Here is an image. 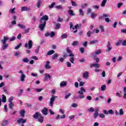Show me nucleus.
Segmentation results:
<instances>
[{
	"label": "nucleus",
	"mask_w": 126,
	"mask_h": 126,
	"mask_svg": "<svg viewBox=\"0 0 126 126\" xmlns=\"http://www.w3.org/2000/svg\"><path fill=\"white\" fill-rule=\"evenodd\" d=\"M49 20V17L48 15H45L43 16L39 21L40 23L39 25V28L41 31L44 30V28L46 27V23Z\"/></svg>",
	"instance_id": "obj_1"
},
{
	"label": "nucleus",
	"mask_w": 126,
	"mask_h": 126,
	"mask_svg": "<svg viewBox=\"0 0 126 126\" xmlns=\"http://www.w3.org/2000/svg\"><path fill=\"white\" fill-rule=\"evenodd\" d=\"M34 119H38V122L39 123H43V120H44V117L41 115V114L39 112H36L33 116Z\"/></svg>",
	"instance_id": "obj_2"
},
{
	"label": "nucleus",
	"mask_w": 126,
	"mask_h": 126,
	"mask_svg": "<svg viewBox=\"0 0 126 126\" xmlns=\"http://www.w3.org/2000/svg\"><path fill=\"white\" fill-rule=\"evenodd\" d=\"M56 98H58V96L52 95L49 101V105L51 106V107H53V106H54V103L55 102V100H56Z\"/></svg>",
	"instance_id": "obj_3"
},
{
	"label": "nucleus",
	"mask_w": 126,
	"mask_h": 126,
	"mask_svg": "<svg viewBox=\"0 0 126 126\" xmlns=\"http://www.w3.org/2000/svg\"><path fill=\"white\" fill-rule=\"evenodd\" d=\"M32 47H33V41L32 40H29L28 43L25 44V47L28 48V49H32Z\"/></svg>",
	"instance_id": "obj_4"
},
{
	"label": "nucleus",
	"mask_w": 126,
	"mask_h": 126,
	"mask_svg": "<svg viewBox=\"0 0 126 126\" xmlns=\"http://www.w3.org/2000/svg\"><path fill=\"white\" fill-rule=\"evenodd\" d=\"M19 73H21V75L20 76V80L22 82H24L25 81V78H26V75L23 73L22 70H20L19 71Z\"/></svg>",
	"instance_id": "obj_5"
},
{
	"label": "nucleus",
	"mask_w": 126,
	"mask_h": 126,
	"mask_svg": "<svg viewBox=\"0 0 126 126\" xmlns=\"http://www.w3.org/2000/svg\"><path fill=\"white\" fill-rule=\"evenodd\" d=\"M103 113L105 115H109V114H110V115H113V114H114V111H113V110L112 109L108 110V111H107V110L106 109H104L103 110Z\"/></svg>",
	"instance_id": "obj_6"
},
{
	"label": "nucleus",
	"mask_w": 126,
	"mask_h": 126,
	"mask_svg": "<svg viewBox=\"0 0 126 126\" xmlns=\"http://www.w3.org/2000/svg\"><path fill=\"white\" fill-rule=\"evenodd\" d=\"M49 79L50 80V79H52V76H51V75L45 73L44 74V81H48Z\"/></svg>",
	"instance_id": "obj_7"
},
{
	"label": "nucleus",
	"mask_w": 126,
	"mask_h": 126,
	"mask_svg": "<svg viewBox=\"0 0 126 126\" xmlns=\"http://www.w3.org/2000/svg\"><path fill=\"white\" fill-rule=\"evenodd\" d=\"M82 77L85 79H88L89 78V72L85 71L83 73Z\"/></svg>",
	"instance_id": "obj_8"
},
{
	"label": "nucleus",
	"mask_w": 126,
	"mask_h": 126,
	"mask_svg": "<svg viewBox=\"0 0 126 126\" xmlns=\"http://www.w3.org/2000/svg\"><path fill=\"white\" fill-rule=\"evenodd\" d=\"M68 57H71L69 59V62H70V63H74V61H75V60H74V57H74V54H70L68 55Z\"/></svg>",
	"instance_id": "obj_9"
},
{
	"label": "nucleus",
	"mask_w": 126,
	"mask_h": 126,
	"mask_svg": "<svg viewBox=\"0 0 126 126\" xmlns=\"http://www.w3.org/2000/svg\"><path fill=\"white\" fill-rule=\"evenodd\" d=\"M86 93V91L85 90V89L83 87H81L80 91H78V94H79L80 95H83L84 93Z\"/></svg>",
	"instance_id": "obj_10"
},
{
	"label": "nucleus",
	"mask_w": 126,
	"mask_h": 126,
	"mask_svg": "<svg viewBox=\"0 0 126 126\" xmlns=\"http://www.w3.org/2000/svg\"><path fill=\"white\" fill-rule=\"evenodd\" d=\"M107 52H110V51H112V49H113V47H112V45L111 44V42L108 41L107 44Z\"/></svg>",
	"instance_id": "obj_11"
},
{
	"label": "nucleus",
	"mask_w": 126,
	"mask_h": 126,
	"mask_svg": "<svg viewBox=\"0 0 126 126\" xmlns=\"http://www.w3.org/2000/svg\"><path fill=\"white\" fill-rule=\"evenodd\" d=\"M91 68L92 67H95V68H99L100 67V64L98 63H90V64Z\"/></svg>",
	"instance_id": "obj_12"
},
{
	"label": "nucleus",
	"mask_w": 126,
	"mask_h": 126,
	"mask_svg": "<svg viewBox=\"0 0 126 126\" xmlns=\"http://www.w3.org/2000/svg\"><path fill=\"white\" fill-rule=\"evenodd\" d=\"M45 68L46 69H51V68H52V66L50 65V61H46Z\"/></svg>",
	"instance_id": "obj_13"
},
{
	"label": "nucleus",
	"mask_w": 126,
	"mask_h": 126,
	"mask_svg": "<svg viewBox=\"0 0 126 126\" xmlns=\"http://www.w3.org/2000/svg\"><path fill=\"white\" fill-rule=\"evenodd\" d=\"M49 110L48 109V108L45 107L42 111L41 112L44 116H47L48 115V112Z\"/></svg>",
	"instance_id": "obj_14"
},
{
	"label": "nucleus",
	"mask_w": 126,
	"mask_h": 126,
	"mask_svg": "<svg viewBox=\"0 0 126 126\" xmlns=\"http://www.w3.org/2000/svg\"><path fill=\"white\" fill-rule=\"evenodd\" d=\"M17 122L18 124H21V123L22 124H25V123H26V122H27V120L26 119L20 118V119L18 120Z\"/></svg>",
	"instance_id": "obj_15"
},
{
	"label": "nucleus",
	"mask_w": 126,
	"mask_h": 126,
	"mask_svg": "<svg viewBox=\"0 0 126 126\" xmlns=\"http://www.w3.org/2000/svg\"><path fill=\"white\" fill-rule=\"evenodd\" d=\"M7 40H8V37L4 36L3 39L1 40V43H2V44H6Z\"/></svg>",
	"instance_id": "obj_16"
},
{
	"label": "nucleus",
	"mask_w": 126,
	"mask_h": 126,
	"mask_svg": "<svg viewBox=\"0 0 126 126\" xmlns=\"http://www.w3.org/2000/svg\"><path fill=\"white\" fill-rule=\"evenodd\" d=\"M41 4H42V0H38L37 2L36 3V6L37 8H41Z\"/></svg>",
	"instance_id": "obj_17"
},
{
	"label": "nucleus",
	"mask_w": 126,
	"mask_h": 126,
	"mask_svg": "<svg viewBox=\"0 0 126 126\" xmlns=\"http://www.w3.org/2000/svg\"><path fill=\"white\" fill-rule=\"evenodd\" d=\"M3 46L1 47L2 50H6L8 47V43H2Z\"/></svg>",
	"instance_id": "obj_18"
},
{
	"label": "nucleus",
	"mask_w": 126,
	"mask_h": 126,
	"mask_svg": "<svg viewBox=\"0 0 126 126\" xmlns=\"http://www.w3.org/2000/svg\"><path fill=\"white\" fill-rule=\"evenodd\" d=\"M67 85V83L63 81L60 83V87H64V86H66Z\"/></svg>",
	"instance_id": "obj_19"
},
{
	"label": "nucleus",
	"mask_w": 126,
	"mask_h": 126,
	"mask_svg": "<svg viewBox=\"0 0 126 126\" xmlns=\"http://www.w3.org/2000/svg\"><path fill=\"white\" fill-rule=\"evenodd\" d=\"M30 8L27 6H23L21 7V11H28Z\"/></svg>",
	"instance_id": "obj_20"
},
{
	"label": "nucleus",
	"mask_w": 126,
	"mask_h": 126,
	"mask_svg": "<svg viewBox=\"0 0 126 126\" xmlns=\"http://www.w3.org/2000/svg\"><path fill=\"white\" fill-rule=\"evenodd\" d=\"M68 13L70 16H75V14L73 13V11L71 9L68 10Z\"/></svg>",
	"instance_id": "obj_21"
},
{
	"label": "nucleus",
	"mask_w": 126,
	"mask_h": 126,
	"mask_svg": "<svg viewBox=\"0 0 126 126\" xmlns=\"http://www.w3.org/2000/svg\"><path fill=\"white\" fill-rule=\"evenodd\" d=\"M18 26L19 27V28H21V29H25V28H26V26L25 25L21 24H18Z\"/></svg>",
	"instance_id": "obj_22"
},
{
	"label": "nucleus",
	"mask_w": 126,
	"mask_h": 126,
	"mask_svg": "<svg viewBox=\"0 0 126 126\" xmlns=\"http://www.w3.org/2000/svg\"><path fill=\"white\" fill-rule=\"evenodd\" d=\"M20 115L23 118L25 116V110H22L20 112Z\"/></svg>",
	"instance_id": "obj_23"
},
{
	"label": "nucleus",
	"mask_w": 126,
	"mask_h": 126,
	"mask_svg": "<svg viewBox=\"0 0 126 126\" xmlns=\"http://www.w3.org/2000/svg\"><path fill=\"white\" fill-rule=\"evenodd\" d=\"M2 102H3V103L6 102V96H5L4 94L2 95Z\"/></svg>",
	"instance_id": "obj_24"
},
{
	"label": "nucleus",
	"mask_w": 126,
	"mask_h": 126,
	"mask_svg": "<svg viewBox=\"0 0 126 126\" xmlns=\"http://www.w3.org/2000/svg\"><path fill=\"white\" fill-rule=\"evenodd\" d=\"M7 125H8V121H7V120H5L4 121H3L2 122V124H1L2 126H7Z\"/></svg>",
	"instance_id": "obj_25"
},
{
	"label": "nucleus",
	"mask_w": 126,
	"mask_h": 126,
	"mask_svg": "<svg viewBox=\"0 0 126 126\" xmlns=\"http://www.w3.org/2000/svg\"><path fill=\"white\" fill-rule=\"evenodd\" d=\"M79 15H81V16H84V12L83 11V10L82 9H80L79 10Z\"/></svg>",
	"instance_id": "obj_26"
},
{
	"label": "nucleus",
	"mask_w": 126,
	"mask_h": 126,
	"mask_svg": "<svg viewBox=\"0 0 126 126\" xmlns=\"http://www.w3.org/2000/svg\"><path fill=\"white\" fill-rule=\"evenodd\" d=\"M8 106H9V109H11V110H12V109H13V107H14V104L12 102H9Z\"/></svg>",
	"instance_id": "obj_27"
},
{
	"label": "nucleus",
	"mask_w": 126,
	"mask_h": 126,
	"mask_svg": "<svg viewBox=\"0 0 126 126\" xmlns=\"http://www.w3.org/2000/svg\"><path fill=\"white\" fill-rule=\"evenodd\" d=\"M56 5V2H53L51 3V5H49V8H50V9H52V8H53L54 7V6H55Z\"/></svg>",
	"instance_id": "obj_28"
},
{
	"label": "nucleus",
	"mask_w": 126,
	"mask_h": 126,
	"mask_svg": "<svg viewBox=\"0 0 126 126\" xmlns=\"http://www.w3.org/2000/svg\"><path fill=\"white\" fill-rule=\"evenodd\" d=\"M79 44V42H78V41H74L72 43V45L73 46H78Z\"/></svg>",
	"instance_id": "obj_29"
},
{
	"label": "nucleus",
	"mask_w": 126,
	"mask_h": 126,
	"mask_svg": "<svg viewBox=\"0 0 126 126\" xmlns=\"http://www.w3.org/2000/svg\"><path fill=\"white\" fill-rule=\"evenodd\" d=\"M55 50H50L47 52V56H51V55H53V54H54Z\"/></svg>",
	"instance_id": "obj_30"
},
{
	"label": "nucleus",
	"mask_w": 126,
	"mask_h": 126,
	"mask_svg": "<svg viewBox=\"0 0 126 126\" xmlns=\"http://www.w3.org/2000/svg\"><path fill=\"white\" fill-rule=\"evenodd\" d=\"M106 2H107V0H103L101 3V7H104V6H105V4H106Z\"/></svg>",
	"instance_id": "obj_31"
},
{
	"label": "nucleus",
	"mask_w": 126,
	"mask_h": 126,
	"mask_svg": "<svg viewBox=\"0 0 126 126\" xmlns=\"http://www.w3.org/2000/svg\"><path fill=\"white\" fill-rule=\"evenodd\" d=\"M96 43H98V40H92L90 42V45H94V44Z\"/></svg>",
	"instance_id": "obj_32"
},
{
	"label": "nucleus",
	"mask_w": 126,
	"mask_h": 126,
	"mask_svg": "<svg viewBox=\"0 0 126 126\" xmlns=\"http://www.w3.org/2000/svg\"><path fill=\"white\" fill-rule=\"evenodd\" d=\"M67 38V34L65 33H63L62 34L61 36V39H66Z\"/></svg>",
	"instance_id": "obj_33"
},
{
	"label": "nucleus",
	"mask_w": 126,
	"mask_h": 126,
	"mask_svg": "<svg viewBox=\"0 0 126 126\" xmlns=\"http://www.w3.org/2000/svg\"><path fill=\"white\" fill-rule=\"evenodd\" d=\"M59 57V55L57 54H55L52 56V60H57Z\"/></svg>",
	"instance_id": "obj_34"
},
{
	"label": "nucleus",
	"mask_w": 126,
	"mask_h": 126,
	"mask_svg": "<svg viewBox=\"0 0 126 126\" xmlns=\"http://www.w3.org/2000/svg\"><path fill=\"white\" fill-rule=\"evenodd\" d=\"M98 117L99 118H101V119H104L105 118L106 116L105 115V114H101V113H99L98 114Z\"/></svg>",
	"instance_id": "obj_35"
},
{
	"label": "nucleus",
	"mask_w": 126,
	"mask_h": 126,
	"mask_svg": "<svg viewBox=\"0 0 126 126\" xmlns=\"http://www.w3.org/2000/svg\"><path fill=\"white\" fill-rule=\"evenodd\" d=\"M101 53H102V50H98L94 52V54L95 55H100V54H101Z\"/></svg>",
	"instance_id": "obj_36"
},
{
	"label": "nucleus",
	"mask_w": 126,
	"mask_h": 126,
	"mask_svg": "<svg viewBox=\"0 0 126 126\" xmlns=\"http://www.w3.org/2000/svg\"><path fill=\"white\" fill-rule=\"evenodd\" d=\"M85 96L83 94H81L77 97V99H84Z\"/></svg>",
	"instance_id": "obj_37"
},
{
	"label": "nucleus",
	"mask_w": 126,
	"mask_h": 126,
	"mask_svg": "<svg viewBox=\"0 0 126 126\" xmlns=\"http://www.w3.org/2000/svg\"><path fill=\"white\" fill-rule=\"evenodd\" d=\"M61 28V24L58 23L56 24L55 29H60Z\"/></svg>",
	"instance_id": "obj_38"
},
{
	"label": "nucleus",
	"mask_w": 126,
	"mask_h": 126,
	"mask_svg": "<svg viewBox=\"0 0 126 126\" xmlns=\"http://www.w3.org/2000/svg\"><path fill=\"white\" fill-rule=\"evenodd\" d=\"M124 110H123V109H120L119 110V115L124 116Z\"/></svg>",
	"instance_id": "obj_39"
},
{
	"label": "nucleus",
	"mask_w": 126,
	"mask_h": 126,
	"mask_svg": "<svg viewBox=\"0 0 126 126\" xmlns=\"http://www.w3.org/2000/svg\"><path fill=\"white\" fill-rule=\"evenodd\" d=\"M100 89L101 91H105V90H106V85H101Z\"/></svg>",
	"instance_id": "obj_40"
},
{
	"label": "nucleus",
	"mask_w": 126,
	"mask_h": 126,
	"mask_svg": "<svg viewBox=\"0 0 126 126\" xmlns=\"http://www.w3.org/2000/svg\"><path fill=\"white\" fill-rule=\"evenodd\" d=\"M15 8H14L13 9H10L9 11V12H11V13H12V14H13L14 13H15Z\"/></svg>",
	"instance_id": "obj_41"
},
{
	"label": "nucleus",
	"mask_w": 126,
	"mask_h": 126,
	"mask_svg": "<svg viewBox=\"0 0 126 126\" xmlns=\"http://www.w3.org/2000/svg\"><path fill=\"white\" fill-rule=\"evenodd\" d=\"M71 3H72V6H77V4L76 3V2H75V1L73 0H71Z\"/></svg>",
	"instance_id": "obj_42"
},
{
	"label": "nucleus",
	"mask_w": 126,
	"mask_h": 126,
	"mask_svg": "<svg viewBox=\"0 0 126 126\" xmlns=\"http://www.w3.org/2000/svg\"><path fill=\"white\" fill-rule=\"evenodd\" d=\"M97 14H95L94 13H92L91 17H92V18L94 19V18H95V17H96V16H97Z\"/></svg>",
	"instance_id": "obj_43"
},
{
	"label": "nucleus",
	"mask_w": 126,
	"mask_h": 126,
	"mask_svg": "<svg viewBox=\"0 0 126 126\" xmlns=\"http://www.w3.org/2000/svg\"><path fill=\"white\" fill-rule=\"evenodd\" d=\"M122 40H118L116 43H115V45L116 46H120V45H121V44H122Z\"/></svg>",
	"instance_id": "obj_44"
},
{
	"label": "nucleus",
	"mask_w": 126,
	"mask_h": 126,
	"mask_svg": "<svg viewBox=\"0 0 126 126\" xmlns=\"http://www.w3.org/2000/svg\"><path fill=\"white\" fill-rule=\"evenodd\" d=\"M63 18H61L60 17H58V18L57 19V22H63Z\"/></svg>",
	"instance_id": "obj_45"
},
{
	"label": "nucleus",
	"mask_w": 126,
	"mask_h": 126,
	"mask_svg": "<svg viewBox=\"0 0 126 126\" xmlns=\"http://www.w3.org/2000/svg\"><path fill=\"white\" fill-rule=\"evenodd\" d=\"M71 96V94L69 93L67 94H66L65 95L64 98H65V99H68V98H69V96Z\"/></svg>",
	"instance_id": "obj_46"
},
{
	"label": "nucleus",
	"mask_w": 126,
	"mask_h": 126,
	"mask_svg": "<svg viewBox=\"0 0 126 126\" xmlns=\"http://www.w3.org/2000/svg\"><path fill=\"white\" fill-rule=\"evenodd\" d=\"M66 63L67 67H71V63H70V62H67Z\"/></svg>",
	"instance_id": "obj_47"
},
{
	"label": "nucleus",
	"mask_w": 126,
	"mask_h": 126,
	"mask_svg": "<svg viewBox=\"0 0 126 126\" xmlns=\"http://www.w3.org/2000/svg\"><path fill=\"white\" fill-rule=\"evenodd\" d=\"M34 90L36 91V92H41L43 90V89H34Z\"/></svg>",
	"instance_id": "obj_48"
},
{
	"label": "nucleus",
	"mask_w": 126,
	"mask_h": 126,
	"mask_svg": "<svg viewBox=\"0 0 126 126\" xmlns=\"http://www.w3.org/2000/svg\"><path fill=\"white\" fill-rule=\"evenodd\" d=\"M31 59H32V60H34L35 61H38L39 59L36 56H32L31 57Z\"/></svg>",
	"instance_id": "obj_49"
},
{
	"label": "nucleus",
	"mask_w": 126,
	"mask_h": 126,
	"mask_svg": "<svg viewBox=\"0 0 126 126\" xmlns=\"http://www.w3.org/2000/svg\"><path fill=\"white\" fill-rule=\"evenodd\" d=\"M66 52H67V53H68V54H69V55H70V54H72V53H72V52L70 50V49H69V48H68V47H67L66 48Z\"/></svg>",
	"instance_id": "obj_50"
},
{
	"label": "nucleus",
	"mask_w": 126,
	"mask_h": 126,
	"mask_svg": "<svg viewBox=\"0 0 126 126\" xmlns=\"http://www.w3.org/2000/svg\"><path fill=\"white\" fill-rule=\"evenodd\" d=\"M56 8L57 9H63V7L61 5H58L56 6Z\"/></svg>",
	"instance_id": "obj_51"
},
{
	"label": "nucleus",
	"mask_w": 126,
	"mask_h": 126,
	"mask_svg": "<svg viewBox=\"0 0 126 126\" xmlns=\"http://www.w3.org/2000/svg\"><path fill=\"white\" fill-rule=\"evenodd\" d=\"M21 45H22V43H20L19 45L15 47V50H18L19 47H21Z\"/></svg>",
	"instance_id": "obj_52"
},
{
	"label": "nucleus",
	"mask_w": 126,
	"mask_h": 126,
	"mask_svg": "<svg viewBox=\"0 0 126 126\" xmlns=\"http://www.w3.org/2000/svg\"><path fill=\"white\" fill-rule=\"evenodd\" d=\"M12 101H13V96H11L8 99V101L9 103H12Z\"/></svg>",
	"instance_id": "obj_53"
},
{
	"label": "nucleus",
	"mask_w": 126,
	"mask_h": 126,
	"mask_svg": "<svg viewBox=\"0 0 126 126\" xmlns=\"http://www.w3.org/2000/svg\"><path fill=\"white\" fill-rule=\"evenodd\" d=\"M89 112H94L95 111V109H94V108L93 107H91L90 109H88Z\"/></svg>",
	"instance_id": "obj_54"
},
{
	"label": "nucleus",
	"mask_w": 126,
	"mask_h": 126,
	"mask_svg": "<svg viewBox=\"0 0 126 126\" xmlns=\"http://www.w3.org/2000/svg\"><path fill=\"white\" fill-rule=\"evenodd\" d=\"M88 43V41H85V42L83 43L82 45L83 46V47H85L86 48V47H87Z\"/></svg>",
	"instance_id": "obj_55"
},
{
	"label": "nucleus",
	"mask_w": 126,
	"mask_h": 126,
	"mask_svg": "<svg viewBox=\"0 0 126 126\" xmlns=\"http://www.w3.org/2000/svg\"><path fill=\"white\" fill-rule=\"evenodd\" d=\"M101 76L102 77H105L106 76V72H105V71H102L101 73Z\"/></svg>",
	"instance_id": "obj_56"
},
{
	"label": "nucleus",
	"mask_w": 126,
	"mask_h": 126,
	"mask_svg": "<svg viewBox=\"0 0 126 126\" xmlns=\"http://www.w3.org/2000/svg\"><path fill=\"white\" fill-rule=\"evenodd\" d=\"M98 115H99V113H94V119H97V117H98Z\"/></svg>",
	"instance_id": "obj_57"
},
{
	"label": "nucleus",
	"mask_w": 126,
	"mask_h": 126,
	"mask_svg": "<svg viewBox=\"0 0 126 126\" xmlns=\"http://www.w3.org/2000/svg\"><path fill=\"white\" fill-rule=\"evenodd\" d=\"M80 51L81 53V54H84V48H83V47L80 48Z\"/></svg>",
	"instance_id": "obj_58"
},
{
	"label": "nucleus",
	"mask_w": 126,
	"mask_h": 126,
	"mask_svg": "<svg viewBox=\"0 0 126 126\" xmlns=\"http://www.w3.org/2000/svg\"><path fill=\"white\" fill-rule=\"evenodd\" d=\"M73 27V24H72V23L70 22V29H72V30H74V28H72Z\"/></svg>",
	"instance_id": "obj_59"
},
{
	"label": "nucleus",
	"mask_w": 126,
	"mask_h": 126,
	"mask_svg": "<svg viewBox=\"0 0 126 126\" xmlns=\"http://www.w3.org/2000/svg\"><path fill=\"white\" fill-rule=\"evenodd\" d=\"M23 61L24 63H28V62H29V60H28V58H25L23 60Z\"/></svg>",
	"instance_id": "obj_60"
},
{
	"label": "nucleus",
	"mask_w": 126,
	"mask_h": 126,
	"mask_svg": "<svg viewBox=\"0 0 126 126\" xmlns=\"http://www.w3.org/2000/svg\"><path fill=\"white\" fill-rule=\"evenodd\" d=\"M15 39H16V37H15V36H13L11 38H10V41L12 42V41H14Z\"/></svg>",
	"instance_id": "obj_61"
},
{
	"label": "nucleus",
	"mask_w": 126,
	"mask_h": 126,
	"mask_svg": "<svg viewBox=\"0 0 126 126\" xmlns=\"http://www.w3.org/2000/svg\"><path fill=\"white\" fill-rule=\"evenodd\" d=\"M84 84H85V83H84L83 81H81L79 83V86L81 87V86H83L84 85Z\"/></svg>",
	"instance_id": "obj_62"
},
{
	"label": "nucleus",
	"mask_w": 126,
	"mask_h": 126,
	"mask_svg": "<svg viewBox=\"0 0 126 126\" xmlns=\"http://www.w3.org/2000/svg\"><path fill=\"white\" fill-rule=\"evenodd\" d=\"M87 6V3H84L81 5L82 8H85Z\"/></svg>",
	"instance_id": "obj_63"
},
{
	"label": "nucleus",
	"mask_w": 126,
	"mask_h": 126,
	"mask_svg": "<svg viewBox=\"0 0 126 126\" xmlns=\"http://www.w3.org/2000/svg\"><path fill=\"white\" fill-rule=\"evenodd\" d=\"M122 46H126V40H125L123 41Z\"/></svg>",
	"instance_id": "obj_64"
}]
</instances>
